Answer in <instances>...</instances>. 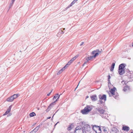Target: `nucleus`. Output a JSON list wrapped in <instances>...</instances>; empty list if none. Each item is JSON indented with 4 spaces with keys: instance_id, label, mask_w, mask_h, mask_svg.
Returning <instances> with one entry per match:
<instances>
[{
    "instance_id": "obj_7",
    "label": "nucleus",
    "mask_w": 133,
    "mask_h": 133,
    "mask_svg": "<svg viewBox=\"0 0 133 133\" xmlns=\"http://www.w3.org/2000/svg\"><path fill=\"white\" fill-rule=\"evenodd\" d=\"M98 102L97 104V106L98 107H100V108H101L105 107V106H104L105 103L104 102L102 101H98Z\"/></svg>"
},
{
    "instance_id": "obj_12",
    "label": "nucleus",
    "mask_w": 133,
    "mask_h": 133,
    "mask_svg": "<svg viewBox=\"0 0 133 133\" xmlns=\"http://www.w3.org/2000/svg\"><path fill=\"white\" fill-rule=\"evenodd\" d=\"M125 69H118V72L119 75H122L123 74L125 73Z\"/></svg>"
},
{
    "instance_id": "obj_16",
    "label": "nucleus",
    "mask_w": 133,
    "mask_h": 133,
    "mask_svg": "<svg viewBox=\"0 0 133 133\" xmlns=\"http://www.w3.org/2000/svg\"><path fill=\"white\" fill-rule=\"evenodd\" d=\"M122 129L124 131H128L129 130V128L127 126H123Z\"/></svg>"
},
{
    "instance_id": "obj_20",
    "label": "nucleus",
    "mask_w": 133,
    "mask_h": 133,
    "mask_svg": "<svg viewBox=\"0 0 133 133\" xmlns=\"http://www.w3.org/2000/svg\"><path fill=\"white\" fill-rule=\"evenodd\" d=\"M76 1H75V0H74L70 4L69 6L68 7L66 8V9H67L68 8L72 6L76 2Z\"/></svg>"
},
{
    "instance_id": "obj_32",
    "label": "nucleus",
    "mask_w": 133,
    "mask_h": 133,
    "mask_svg": "<svg viewBox=\"0 0 133 133\" xmlns=\"http://www.w3.org/2000/svg\"><path fill=\"white\" fill-rule=\"evenodd\" d=\"M91 59V56H90V57H89L88 58H86V60L88 61L89 60H90Z\"/></svg>"
},
{
    "instance_id": "obj_41",
    "label": "nucleus",
    "mask_w": 133,
    "mask_h": 133,
    "mask_svg": "<svg viewBox=\"0 0 133 133\" xmlns=\"http://www.w3.org/2000/svg\"><path fill=\"white\" fill-rule=\"evenodd\" d=\"M89 97V96H87L86 97V99H87V98H88Z\"/></svg>"
},
{
    "instance_id": "obj_39",
    "label": "nucleus",
    "mask_w": 133,
    "mask_h": 133,
    "mask_svg": "<svg viewBox=\"0 0 133 133\" xmlns=\"http://www.w3.org/2000/svg\"><path fill=\"white\" fill-rule=\"evenodd\" d=\"M50 94H51V92H50L48 94H47V96H49L50 95Z\"/></svg>"
},
{
    "instance_id": "obj_22",
    "label": "nucleus",
    "mask_w": 133,
    "mask_h": 133,
    "mask_svg": "<svg viewBox=\"0 0 133 133\" xmlns=\"http://www.w3.org/2000/svg\"><path fill=\"white\" fill-rule=\"evenodd\" d=\"M129 87L128 86H127L125 87L124 88L123 90L124 91H126V90H129Z\"/></svg>"
},
{
    "instance_id": "obj_33",
    "label": "nucleus",
    "mask_w": 133,
    "mask_h": 133,
    "mask_svg": "<svg viewBox=\"0 0 133 133\" xmlns=\"http://www.w3.org/2000/svg\"><path fill=\"white\" fill-rule=\"evenodd\" d=\"M78 57V56H76L74 57H73L72 58V60H73L74 61L75 60L77 57Z\"/></svg>"
},
{
    "instance_id": "obj_19",
    "label": "nucleus",
    "mask_w": 133,
    "mask_h": 133,
    "mask_svg": "<svg viewBox=\"0 0 133 133\" xmlns=\"http://www.w3.org/2000/svg\"><path fill=\"white\" fill-rule=\"evenodd\" d=\"M97 97L96 95H95L92 96V101H95L97 100Z\"/></svg>"
},
{
    "instance_id": "obj_28",
    "label": "nucleus",
    "mask_w": 133,
    "mask_h": 133,
    "mask_svg": "<svg viewBox=\"0 0 133 133\" xmlns=\"http://www.w3.org/2000/svg\"><path fill=\"white\" fill-rule=\"evenodd\" d=\"M74 61L73 60L71 59L68 63L67 64L69 65H70Z\"/></svg>"
},
{
    "instance_id": "obj_34",
    "label": "nucleus",
    "mask_w": 133,
    "mask_h": 133,
    "mask_svg": "<svg viewBox=\"0 0 133 133\" xmlns=\"http://www.w3.org/2000/svg\"><path fill=\"white\" fill-rule=\"evenodd\" d=\"M63 71H62V70H60L57 73V75H59Z\"/></svg>"
},
{
    "instance_id": "obj_23",
    "label": "nucleus",
    "mask_w": 133,
    "mask_h": 133,
    "mask_svg": "<svg viewBox=\"0 0 133 133\" xmlns=\"http://www.w3.org/2000/svg\"><path fill=\"white\" fill-rule=\"evenodd\" d=\"M19 96V94H15L12 96L13 97V98H14V99L16 98L17 97Z\"/></svg>"
},
{
    "instance_id": "obj_1",
    "label": "nucleus",
    "mask_w": 133,
    "mask_h": 133,
    "mask_svg": "<svg viewBox=\"0 0 133 133\" xmlns=\"http://www.w3.org/2000/svg\"><path fill=\"white\" fill-rule=\"evenodd\" d=\"M94 111L93 113L94 114L98 113L102 117L105 118H106L107 114L106 111L102 108H96L94 110Z\"/></svg>"
},
{
    "instance_id": "obj_9",
    "label": "nucleus",
    "mask_w": 133,
    "mask_h": 133,
    "mask_svg": "<svg viewBox=\"0 0 133 133\" xmlns=\"http://www.w3.org/2000/svg\"><path fill=\"white\" fill-rule=\"evenodd\" d=\"M11 106V105L8 108L5 113L3 114V115L5 116L8 114L10 111Z\"/></svg>"
},
{
    "instance_id": "obj_31",
    "label": "nucleus",
    "mask_w": 133,
    "mask_h": 133,
    "mask_svg": "<svg viewBox=\"0 0 133 133\" xmlns=\"http://www.w3.org/2000/svg\"><path fill=\"white\" fill-rule=\"evenodd\" d=\"M69 65L67 64L63 68L64 69V70Z\"/></svg>"
},
{
    "instance_id": "obj_11",
    "label": "nucleus",
    "mask_w": 133,
    "mask_h": 133,
    "mask_svg": "<svg viewBox=\"0 0 133 133\" xmlns=\"http://www.w3.org/2000/svg\"><path fill=\"white\" fill-rule=\"evenodd\" d=\"M40 125H39L37 126L32 131H31L30 132V133H31V132H35V133L38 130L39 128H40Z\"/></svg>"
},
{
    "instance_id": "obj_29",
    "label": "nucleus",
    "mask_w": 133,
    "mask_h": 133,
    "mask_svg": "<svg viewBox=\"0 0 133 133\" xmlns=\"http://www.w3.org/2000/svg\"><path fill=\"white\" fill-rule=\"evenodd\" d=\"M59 95V94H56V95L54 97L53 99L54 100L57 97H58L59 96H58Z\"/></svg>"
},
{
    "instance_id": "obj_36",
    "label": "nucleus",
    "mask_w": 133,
    "mask_h": 133,
    "mask_svg": "<svg viewBox=\"0 0 133 133\" xmlns=\"http://www.w3.org/2000/svg\"><path fill=\"white\" fill-rule=\"evenodd\" d=\"M59 32L62 34H63L64 33V32L62 30H61V31Z\"/></svg>"
},
{
    "instance_id": "obj_53",
    "label": "nucleus",
    "mask_w": 133,
    "mask_h": 133,
    "mask_svg": "<svg viewBox=\"0 0 133 133\" xmlns=\"http://www.w3.org/2000/svg\"><path fill=\"white\" fill-rule=\"evenodd\" d=\"M130 133H133V132H131Z\"/></svg>"
},
{
    "instance_id": "obj_6",
    "label": "nucleus",
    "mask_w": 133,
    "mask_h": 133,
    "mask_svg": "<svg viewBox=\"0 0 133 133\" xmlns=\"http://www.w3.org/2000/svg\"><path fill=\"white\" fill-rule=\"evenodd\" d=\"M101 53L99 50H97L92 52V59L94 58H95Z\"/></svg>"
},
{
    "instance_id": "obj_38",
    "label": "nucleus",
    "mask_w": 133,
    "mask_h": 133,
    "mask_svg": "<svg viewBox=\"0 0 133 133\" xmlns=\"http://www.w3.org/2000/svg\"><path fill=\"white\" fill-rule=\"evenodd\" d=\"M84 43V42H81V43L80 45V46H82V45Z\"/></svg>"
},
{
    "instance_id": "obj_17",
    "label": "nucleus",
    "mask_w": 133,
    "mask_h": 133,
    "mask_svg": "<svg viewBox=\"0 0 133 133\" xmlns=\"http://www.w3.org/2000/svg\"><path fill=\"white\" fill-rule=\"evenodd\" d=\"M74 124L72 123L67 128V129L68 130H70L74 127Z\"/></svg>"
},
{
    "instance_id": "obj_45",
    "label": "nucleus",
    "mask_w": 133,
    "mask_h": 133,
    "mask_svg": "<svg viewBox=\"0 0 133 133\" xmlns=\"http://www.w3.org/2000/svg\"><path fill=\"white\" fill-rule=\"evenodd\" d=\"M58 123V122L55 125V126L56 125H57V124Z\"/></svg>"
},
{
    "instance_id": "obj_24",
    "label": "nucleus",
    "mask_w": 133,
    "mask_h": 133,
    "mask_svg": "<svg viewBox=\"0 0 133 133\" xmlns=\"http://www.w3.org/2000/svg\"><path fill=\"white\" fill-rule=\"evenodd\" d=\"M36 115L35 113L34 112L31 113L29 114V115L31 117L34 116H36Z\"/></svg>"
},
{
    "instance_id": "obj_8",
    "label": "nucleus",
    "mask_w": 133,
    "mask_h": 133,
    "mask_svg": "<svg viewBox=\"0 0 133 133\" xmlns=\"http://www.w3.org/2000/svg\"><path fill=\"white\" fill-rule=\"evenodd\" d=\"M98 97L99 99V101H102V100H104V102L106 100V95H99L98 96Z\"/></svg>"
},
{
    "instance_id": "obj_10",
    "label": "nucleus",
    "mask_w": 133,
    "mask_h": 133,
    "mask_svg": "<svg viewBox=\"0 0 133 133\" xmlns=\"http://www.w3.org/2000/svg\"><path fill=\"white\" fill-rule=\"evenodd\" d=\"M111 131L112 132L115 133H117L119 132V130L115 127H113L112 128Z\"/></svg>"
},
{
    "instance_id": "obj_40",
    "label": "nucleus",
    "mask_w": 133,
    "mask_h": 133,
    "mask_svg": "<svg viewBox=\"0 0 133 133\" xmlns=\"http://www.w3.org/2000/svg\"><path fill=\"white\" fill-rule=\"evenodd\" d=\"M61 70H62V71H63V70H64V69L63 68Z\"/></svg>"
},
{
    "instance_id": "obj_21",
    "label": "nucleus",
    "mask_w": 133,
    "mask_h": 133,
    "mask_svg": "<svg viewBox=\"0 0 133 133\" xmlns=\"http://www.w3.org/2000/svg\"><path fill=\"white\" fill-rule=\"evenodd\" d=\"M115 63H113L111 65V66L110 68V70L111 71H112L114 68L115 66Z\"/></svg>"
},
{
    "instance_id": "obj_25",
    "label": "nucleus",
    "mask_w": 133,
    "mask_h": 133,
    "mask_svg": "<svg viewBox=\"0 0 133 133\" xmlns=\"http://www.w3.org/2000/svg\"><path fill=\"white\" fill-rule=\"evenodd\" d=\"M97 128L98 129L97 130V133H101V128L99 126L97 127Z\"/></svg>"
},
{
    "instance_id": "obj_35",
    "label": "nucleus",
    "mask_w": 133,
    "mask_h": 133,
    "mask_svg": "<svg viewBox=\"0 0 133 133\" xmlns=\"http://www.w3.org/2000/svg\"><path fill=\"white\" fill-rule=\"evenodd\" d=\"M12 3H11L10 4V6H9V8H10L11 7V6H12V5L14 3V2H12Z\"/></svg>"
},
{
    "instance_id": "obj_50",
    "label": "nucleus",
    "mask_w": 133,
    "mask_h": 133,
    "mask_svg": "<svg viewBox=\"0 0 133 133\" xmlns=\"http://www.w3.org/2000/svg\"><path fill=\"white\" fill-rule=\"evenodd\" d=\"M90 98L91 99V96H90Z\"/></svg>"
},
{
    "instance_id": "obj_51",
    "label": "nucleus",
    "mask_w": 133,
    "mask_h": 133,
    "mask_svg": "<svg viewBox=\"0 0 133 133\" xmlns=\"http://www.w3.org/2000/svg\"><path fill=\"white\" fill-rule=\"evenodd\" d=\"M37 109H38V110H39V108H37Z\"/></svg>"
},
{
    "instance_id": "obj_54",
    "label": "nucleus",
    "mask_w": 133,
    "mask_h": 133,
    "mask_svg": "<svg viewBox=\"0 0 133 133\" xmlns=\"http://www.w3.org/2000/svg\"><path fill=\"white\" fill-rule=\"evenodd\" d=\"M116 96L115 97V98H116Z\"/></svg>"
},
{
    "instance_id": "obj_37",
    "label": "nucleus",
    "mask_w": 133,
    "mask_h": 133,
    "mask_svg": "<svg viewBox=\"0 0 133 133\" xmlns=\"http://www.w3.org/2000/svg\"><path fill=\"white\" fill-rule=\"evenodd\" d=\"M87 62H85L82 65L83 66H84V65H85V64H87Z\"/></svg>"
},
{
    "instance_id": "obj_48",
    "label": "nucleus",
    "mask_w": 133,
    "mask_h": 133,
    "mask_svg": "<svg viewBox=\"0 0 133 133\" xmlns=\"http://www.w3.org/2000/svg\"><path fill=\"white\" fill-rule=\"evenodd\" d=\"M52 91H53V90L52 89L51 90V92H51V93L52 92Z\"/></svg>"
},
{
    "instance_id": "obj_55",
    "label": "nucleus",
    "mask_w": 133,
    "mask_h": 133,
    "mask_svg": "<svg viewBox=\"0 0 133 133\" xmlns=\"http://www.w3.org/2000/svg\"><path fill=\"white\" fill-rule=\"evenodd\" d=\"M93 90H92V91H93Z\"/></svg>"
},
{
    "instance_id": "obj_14",
    "label": "nucleus",
    "mask_w": 133,
    "mask_h": 133,
    "mask_svg": "<svg viewBox=\"0 0 133 133\" xmlns=\"http://www.w3.org/2000/svg\"><path fill=\"white\" fill-rule=\"evenodd\" d=\"M98 126L95 125L93 126L92 128V129H93V130L94 131H95L96 133H97V131L98 129L97 127Z\"/></svg>"
},
{
    "instance_id": "obj_43",
    "label": "nucleus",
    "mask_w": 133,
    "mask_h": 133,
    "mask_svg": "<svg viewBox=\"0 0 133 133\" xmlns=\"http://www.w3.org/2000/svg\"><path fill=\"white\" fill-rule=\"evenodd\" d=\"M55 115V114H54L53 115V116H52V118H51V119H52V118H53V117H54V115Z\"/></svg>"
},
{
    "instance_id": "obj_47",
    "label": "nucleus",
    "mask_w": 133,
    "mask_h": 133,
    "mask_svg": "<svg viewBox=\"0 0 133 133\" xmlns=\"http://www.w3.org/2000/svg\"><path fill=\"white\" fill-rule=\"evenodd\" d=\"M78 85H77V87L75 89V91L76 90V88H77V87H78Z\"/></svg>"
},
{
    "instance_id": "obj_27",
    "label": "nucleus",
    "mask_w": 133,
    "mask_h": 133,
    "mask_svg": "<svg viewBox=\"0 0 133 133\" xmlns=\"http://www.w3.org/2000/svg\"><path fill=\"white\" fill-rule=\"evenodd\" d=\"M74 61L73 60L71 59L68 63L67 64L69 65H70Z\"/></svg>"
},
{
    "instance_id": "obj_18",
    "label": "nucleus",
    "mask_w": 133,
    "mask_h": 133,
    "mask_svg": "<svg viewBox=\"0 0 133 133\" xmlns=\"http://www.w3.org/2000/svg\"><path fill=\"white\" fill-rule=\"evenodd\" d=\"M116 88L115 87H114L113 88L111 89L110 90V92L112 95H114V93L115 92V90Z\"/></svg>"
},
{
    "instance_id": "obj_15",
    "label": "nucleus",
    "mask_w": 133,
    "mask_h": 133,
    "mask_svg": "<svg viewBox=\"0 0 133 133\" xmlns=\"http://www.w3.org/2000/svg\"><path fill=\"white\" fill-rule=\"evenodd\" d=\"M125 66L124 65V64L123 63H122L120 64L119 66V69H125L124 68H125Z\"/></svg>"
},
{
    "instance_id": "obj_30",
    "label": "nucleus",
    "mask_w": 133,
    "mask_h": 133,
    "mask_svg": "<svg viewBox=\"0 0 133 133\" xmlns=\"http://www.w3.org/2000/svg\"><path fill=\"white\" fill-rule=\"evenodd\" d=\"M110 78L111 77L110 76V75H109L108 76V81L109 83L110 82Z\"/></svg>"
},
{
    "instance_id": "obj_26",
    "label": "nucleus",
    "mask_w": 133,
    "mask_h": 133,
    "mask_svg": "<svg viewBox=\"0 0 133 133\" xmlns=\"http://www.w3.org/2000/svg\"><path fill=\"white\" fill-rule=\"evenodd\" d=\"M74 61L73 60L71 59L68 63L67 64L69 65H70Z\"/></svg>"
},
{
    "instance_id": "obj_49",
    "label": "nucleus",
    "mask_w": 133,
    "mask_h": 133,
    "mask_svg": "<svg viewBox=\"0 0 133 133\" xmlns=\"http://www.w3.org/2000/svg\"><path fill=\"white\" fill-rule=\"evenodd\" d=\"M63 30H65V28H63Z\"/></svg>"
},
{
    "instance_id": "obj_2",
    "label": "nucleus",
    "mask_w": 133,
    "mask_h": 133,
    "mask_svg": "<svg viewBox=\"0 0 133 133\" xmlns=\"http://www.w3.org/2000/svg\"><path fill=\"white\" fill-rule=\"evenodd\" d=\"M84 121H81L79 123V125L81 126L79 127L78 126L75 129V133H86L85 131L83 129L82 126L84 125Z\"/></svg>"
},
{
    "instance_id": "obj_46",
    "label": "nucleus",
    "mask_w": 133,
    "mask_h": 133,
    "mask_svg": "<svg viewBox=\"0 0 133 133\" xmlns=\"http://www.w3.org/2000/svg\"><path fill=\"white\" fill-rule=\"evenodd\" d=\"M15 0H12V2H14L15 1Z\"/></svg>"
},
{
    "instance_id": "obj_13",
    "label": "nucleus",
    "mask_w": 133,
    "mask_h": 133,
    "mask_svg": "<svg viewBox=\"0 0 133 133\" xmlns=\"http://www.w3.org/2000/svg\"><path fill=\"white\" fill-rule=\"evenodd\" d=\"M14 99V98H13V97L11 96L10 97H8L6 99V101L8 102H12Z\"/></svg>"
},
{
    "instance_id": "obj_42",
    "label": "nucleus",
    "mask_w": 133,
    "mask_h": 133,
    "mask_svg": "<svg viewBox=\"0 0 133 133\" xmlns=\"http://www.w3.org/2000/svg\"><path fill=\"white\" fill-rule=\"evenodd\" d=\"M51 118V117H48L47 118V119H50Z\"/></svg>"
},
{
    "instance_id": "obj_44",
    "label": "nucleus",
    "mask_w": 133,
    "mask_h": 133,
    "mask_svg": "<svg viewBox=\"0 0 133 133\" xmlns=\"http://www.w3.org/2000/svg\"><path fill=\"white\" fill-rule=\"evenodd\" d=\"M121 83L122 84H123V83H124H124V82L123 81Z\"/></svg>"
},
{
    "instance_id": "obj_3",
    "label": "nucleus",
    "mask_w": 133,
    "mask_h": 133,
    "mask_svg": "<svg viewBox=\"0 0 133 133\" xmlns=\"http://www.w3.org/2000/svg\"><path fill=\"white\" fill-rule=\"evenodd\" d=\"M91 108L89 105H87L83 109L81 110V112L83 114L86 115L88 114L91 110Z\"/></svg>"
},
{
    "instance_id": "obj_5",
    "label": "nucleus",
    "mask_w": 133,
    "mask_h": 133,
    "mask_svg": "<svg viewBox=\"0 0 133 133\" xmlns=\"http://www.w3.org/2000/svg\"><path fill=\"white\" fill-rule=\"evenodd\" d=\"M61 95V94L57 98L56 100L54 102L51 103V104H50V105L48 107L47 109L46 110V112H48L51 109V108L53 107V106L55 104V102H56L59 99V98L60 95Z\"/></svg>"
},
{
    "instance_id": "obj_4",
    "label": "nucleus",
    "mask_w": 133,
    "mask_h": 133,
    "mask_svg": "<svg viewBox=\"0 0 133 133\" xmlns=\"http://www.w3.org/2000/svg\"><path fill=\"white\" fill-rule=\"evenodd\" d=\"M82 128L85 131L86 133H87V132H88L91 130L90 126L88 124H85L84 122V123L83 126L82 127Z\"/></svg>"
},
{
    "instance_id": "obj_52",
    "label": "nucleus",
    "mask_w": 133,
    "mask_h": 133,
    "mask_svg": "<svg viewBox=\"0 0 133 133\" xmlns=\"http://www.w3.org/2000/svg\"><path fill=\"white\" fill-rule=\"evenodd\" d=\"M78 0H75V1H78Z\"/></svg>"
}]
</instances>
